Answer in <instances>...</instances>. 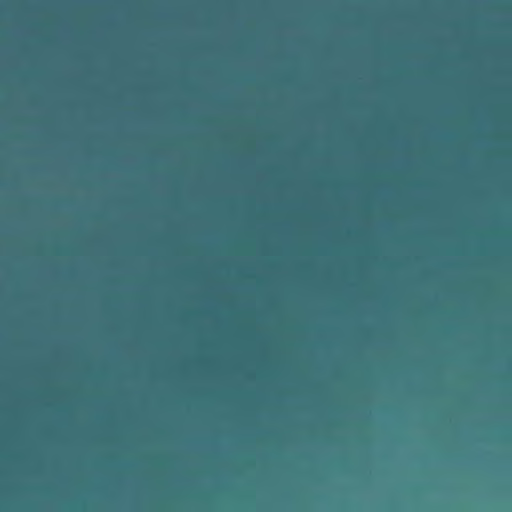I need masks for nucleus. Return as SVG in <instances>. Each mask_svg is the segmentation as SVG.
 <instances>
[{
	"instance_id": "obj_3",
	"label": "nucleus",
	"mask_w": 512,
	"mask_h": 512,
	"mask_svg": "<svg viewBox=\"0 0 512 512\" xmlns=\"http://www.w3.org/2000/svg\"><path fill=\"white\" fill-rule=\"evenodd\" d=\"M385 224H386V225H387V224H392L387 214H386V221H385Z\"/></svg>"
},
{
	"instance_id": "obj_1",
	"label": "nucleus",
	"mask_w": 512,
	"mask_h": 512,
	"mask_svg": "<svg viewBox=\"0 0 512 512\" xmlns=\"http://www.w3.org/2000/svg\"><path fill=\"white\" fill-rule=\"evenodd\" d=\"M376 1V266H384V0Z\"/></svg>"
},
{
	"instance_id": "obj_2",
	"label": "nucleus",
	"mask_w": 512,
	"mask_h": 512,
	"mask_svg": "<svg viewBox=\"0 0 512 512\" xmlns=\"http://www.w3.org/2000/svg\"><path fill=\"white\" fill-rule=\"evenodd\" d=\"M394 66H385V69H386V76L388 75V73L390 72V69L389 68H393Z\"/></svg>"
}]
</instances>
